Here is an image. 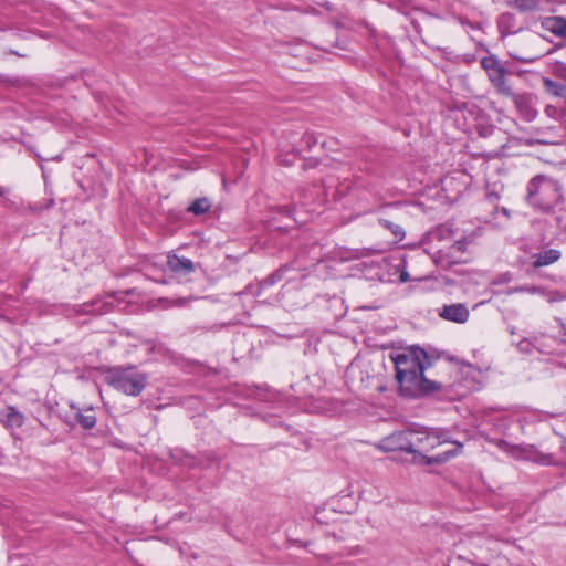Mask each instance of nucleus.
<instances>
[{
  "label": "nucleus",
  "mask_w": 566,
  "mask_h": 566,
  "mask_svg": "<svg viewBox=\"0 0 566 566\" xmlns=\"http://www.w3.org/2000/svg\"><path fill=\"white\" fill-rule=\"evenodd\" d=\"M396 367V379L402 396L416 398L424 394L439 390L440 385L429 380L424 376V370L429 366L427 353L412 347L403 353L392 356Z\"/></svg>",
  "instance_id": "nucleus-1"
},
{
  "label": "nucleus",
  "mask_w": 566,
  "mask_h": 566,
  "mask_svg": "<svg viewBox=\"0 0 566 566\" xmlns=\"http://www.w3.org/2000/svg\"><path fill=\"white\" fill-rule=\"evenodd\" d=\"M409 439L410 453L421 457L428 464L443 463L462 448L461 443L449 442L433 430L410 429Z\"/></svg>",
  "instance_id": "nucleus-2"
},
{
  "label": "nucleus",
  "mask_w": 566,
  "mask_h": 566,
  "mask_svg": "<svg viewBox=\"0 0 566 566\" xmlns=\"http://www.w3.org/2000/svg\"><path fill=\"white\" fill-rule=\"evenodd\" d=\"M528 202L544 211H548L560 199L559 186L556 181L537 176L527 187Z\"/></svg>",
  "instance_id": "nucleus-3"
},
{
  "label": "nucleus",
  "mask_w": 566,
  "mask_h": 566,
  "mask_svg": "<svg viewBox=\"0 0 566 566\" xmlns=\"http://www.w3.org/2000/svg\"><path fill=\"white\" fill-rule=\"evenodd\" d=\"M106 380L116 390L129 396H138L147 382L146 376L134 367L113 368L107 373Z\"/></svg>",
  "instance_id": "nucleus-4"
},
{
  "label": "nucleus",
  "mask_w": 566,
  "mask_h": 566,
  "mask_svg": "<svg viewBox=\"0 0 566 566\" xmlns=\"http://www.w3.org/2000/svg\"><path fill=\"white\" fill-rule=\"evenodd\" d=\"M481 65L486 71L489 80L500 94L513 96V91L505 78V69L495 56L490 55L483 57Z\"/></svg>",
  "instance_id": "nucleus-5"
},
{
  "label": "nucleus",
  "mask_w": 566,
  "mask_h": 566,
  "mask_svg": "<svg viewBox=\"0 0 566 566\" xmlns=\"http://www.w3.org/2000/svg\"><path fill=\"white\" fill-rule=\"evenodd\" d=\"M410 429L394 432L378 443V448L385 452L403 451L410 453Z\"/></svg>",
  "instance_id": "nucleus-6"
},
{
  "label": "nucleus",
  "mask_w": 566,
  "mask_h": 566,
  "mask_svg": "<svg viewBox=\"0 0 566 566\" xmlns=\"http://www.w3.org/2000/svg\"><path fill=\"white\" fill-rule=\"evenodd\" d=\"M469 315V310L463 304L446 305L440 313L442 318L460 324L465 323Z\"/></svg>",
  "instance_id": "nucleus-7"
},
{
  "label": "nucleus",
  "mask_w": 566,
  "mask_h": 566,
  "mask_svg": "<svg viewBox=\"0 0 566 566\" xmlns=\"http://www.w3.org/2000/svg\"><path fill=\"white\" fill-rule=\"evenodd\" d=\"M166 264L171 272L180 275H186L195 271V264L190 259L180 258L176 254H168Z\"/></svg>",
  "instance_id": "nucleus-8"
},
{
  "label": "nucleus",
  "mask_w": 566,
  "mask_h": 566,
  "mask_svg": "<svg viewBox=\"0 0 566 566\" xmlns=\"http://www.w3.org/2000/svg\"><path fill=\"white\" fill-rule=\"evenodd\" d=\"M357 506L356 499L349 490L342 491L338 496L333 500V509L339 512L352 513Z\"/></svg>",
  "instance_id": "nucleus-9"
},
{
  "label": "nucleus",
  "mask_w": 566,
  "mask_h": 566,
  "mask_svg": "<svg viewBox=\"0 0 566 566\" xmlns=\"http://www.w3.org/2000/svg\"><path fill=\"white\" fill-rule=\"evenodd\" d=\"M542 25L545 30L549 31L554 35L566 39V19L562 17H548L546 18Z\"/></svg>",
  "instance_id": "nucleus-10"
},
{
  "label": "nucleus",
  "mask_w": 566,
  "mask_h": 566,
  "mask_svg": "<svg viewBox=\"0 0 566 566\" xmlns=\"http://www.w3.org/2000/svg\"><path fill=\"white\" fill-rule=\"evenodd\" d=\"M1 422L6 428L15 429L23 424L24 417L15 408L7 407L2 412Z\"/></svg>",
  "instance_id": "nucleus-11"
},
{
  "label": "nucleus",
  "mask_w": 566,
  "mask_h": 566,
  "mask_svg": "<svg viewBox=\"0 0 566 566\" xmlns=\"http://www.w3.org/2000/svg\"><path fill=\"white\" fill-rule=\"evenodd\" d=\"M560 251L556 249H548L533 255V266L542 268L551 265L560 259Z\"/></svg>",
  "instance_id": "nucleus-12"
},
{
  "label": "nucleus",
  "mask_w": 566,
  "mask_h": 566,
  "mask_svg": "<svg viewBox=\"0 0 566 566\" xmlns=\"http://www.w3.org/2000/svg\"><path fill=\"white\" fill-rule=\"evenodd\" d=\"M74 417L85 429H92L96 424V416L93 408L80 409L72 406Z\"/></svg>",
  "instance_id": "nucleus-13"
},
{
  "label": "nucleus",
  "mask_w": 566,
  "mask_h": 566,
  "mask_svg": "<svg viewBox=\"0 0 566 566\" xmlns=\"http://www.w3.org/2000/svg\"><path fill=\"white\" fill-rule=\"evenodd\" d=\"M543 84L549 94L557 96V97H562L565 95L566 87L564 85L558 84L547 77L543 78Z\"/></svg>",
  "instance_id": "nucleus-14"
},
{
  "label": "nucleus",
  "mask_w": 566,
  "mask_h": 566,
  "mask_svg": "<svg viewBox=\"0 0 566 566\" xmlns=\"http://www.w3.org/2000/svg\"><path fill=\"white\" fill-rule=\"evenodd\" d=\"M210 207L211 205L207 198H199L190 205L188 210L195 214H201L207 212Z\"/></svg>",
  "instance_id": "nucleus-15"
},
{
  "label": "nucleus",
  "mask_w": 566,
  "mask_h": 566,
  "mask_svg": "<svg viewBox=\"0 0 566 566\" xmlns=\"http://www.w3.org/2000/svg\"><path fill=\"white\" fill-rule=\"evenodd\" d=\"M512 6L521 11H533L538 8L536 0H512Z\"/></svg>",
  "instance_id": "nucleus-16"
},
{
  "label": "nucleus",
  "mask_w": 566,
  "mask_h": 566,
  "mask_svg": "<svg viewBox=\"0 0 566 566\" xmlns=\"http://www.w3.org/2000/svg\"><path fill=\"white\" fill-rule=\"evenodd\" d=\"M380 224L385 228H387L388 230H390L392 232V234L398 239V240H402L403 237H405V231L402 230V228L398 224H395L388 220H379Z\"/></svg>",
  "instance_id": "nucleus-17"
},
{
  "label": "nucleus",
  "mask_w": 566,
  "mask_h": 566,
  "mask_svg": "<svg viewBox=\"0 0 566 566\" xmlns=\"http://www.w3.org/2000/svg\"><path fill=\"white\" fill-rule=\"evenodd\" d=\"M554 73H555L556 76L566 80V64L565 63H557L555 65Z\"/></svg>",
  "instance_id": "nucleus-18"
},
{
  "label": "nucleus",
  "mask_w": 566,
  "mask_h": 566,
  "mask_svg": "<svg viewBox=\"0 0 566 566\" xmlns=\"http://www.w3.org/2000/svg\"><path fill=\"white\" fill-rule=\"evenodd\" d=\"M465 247H467V241L465 240H458L453 244V249H455L458 251H461V252L465 251Z\"/></svg>",
  "instance_id": "nucleus-19"
},
{
  "label": "nucleus",
  "mask_w": 566,
  "mask_h": 566,
  "mask_svg": "<svg viewBox=\"0 0 566 566\" xmlns=\"http://www.w3.org/2000/svg\"><path fill=\"white\" fill-rule=\"evenodd\" d=\"M562 300H566V295H563L562 293L559 292H555L549 298H548V302H557V301H562Z\"/></svg>",
  "instance_id": "nucleus-20"
},
{
  "label": "nucleus",
  "mask_w": 566,
  "mask_h": 566,
  "mask_svg": "<svg viewBox=\"0 0 566 566\" xmlns=\"http://www.w3.org/2000/svg\"><path fill=\"white\" fill-rule=\"evenodd\" d=\"M188 303V298H177L171 302V305L174 306H185Z\"/></svg>",
  "instance_id": "nucleus-21"
},
{
  "label": "nucleus",
  "mask_w": 566,
  "mask_h": 566,
  "mask_svg": "<svg viewBox=\"0 0 566 566\" xmlns=\"http://www.w3.org/2000/svg\"><path fill=\"white\" fill-rule=\"evenodd\" d=\"M521 291H525L528 293H539L542 292L541 287L532 286V287H521Z\"/></svg>",
  "instance_id": "nucleus-22"
},
{
  "label": "nucleus",
  "mask_w": 566,
  "mask_h": 566,
  "mask_svg": "<svg viewBox=\"0 0 566 566\" xmlns=\"http://www.w3.org/2000/svg\"><path fill=\"white\" fill-rule=\"evenodd\" d=\"M289 541H290V542H293V543H300L302 546L307 547V544H306V543H303V542H301V541H300V539H297V538H292V537H291V538H289Z\"/></svg>",
  "instance_id": "nucleus-23"
},
{
  "label": "nucleus",
  "mask_w": 566,
  "mask_h": 566,
  "mask_svg": "<svg viewBox=\"0 0 566 566\" xmlns=\"http://www.w3.org/2000/svg\"><path fill=\"white\" fill-rule=\"evenodd\" d=\"M439 231H440L441 233H444V232H449V231H450V229H449L448 227H446V226H442V227L439 229Z\"/></svg>",
  "instance_id": "nucleus-24"
},
{
  "label": "nucleus",
  "mask_w": 566,
  "mask_h": 566,
  "mask_svg": "<svg viewBox=\"0 0 566 566\" xmlns=\"http://www.w3.org/2000/svg\"><path fill=\"white\" fill-rule=\"evenodd\" d=\"M407 279H408V275H407V274H401L400 280H401L402 282L407 281Z\"/></svg>",
  "instance_id": "nucleus-25"
},
{
  "label": "nucleus",
  "mask_w": 566,
  "mask_h": 566,
  "mask_svg": "<svg viewBox=\"0 0 566 566\" xmlns=\"http://www.w3.org/2000/svg\"><path fill=\"white\" fill-rule=\"evenodd\" d=\"M2 195H3V191L0 189V196H2Z\"/></svg>",
  "instance_id": "nucleus-26"
}]
</instances>
